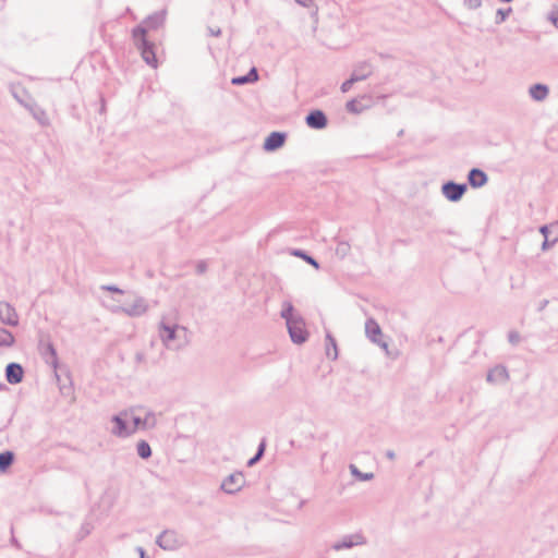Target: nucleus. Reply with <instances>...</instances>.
Returning a JSON list of instances; mask_svg holds the SVG:
<instances>
[{
  "instance_id": "nucleus-1",
  "label": "nucleus",
  "mask_w": 558,
  "mask_h": 558,
  "mask_svg": "<svg viewBox=\"0 0 558 558\" xmlns=\"http://www.w3.org/2000/svg\"><path fill=\"white\" fill-rule=\"evenodd\" d=\"M189 330L180 325H167L163 320L159 324V337L169 350H181L189 343Z\"/></svg>"
},
{
  "instance_id": "nucleus-2",
  "label": "nucleus",
  "mask_w": 558,
  "mask_h": 558,
  "mask_svg": "<svg viewBox=\"0 0 558 558\" xmlns=\"http://www.w3.org/2000/svg\"><path fill=\"white\" fill-rule=\"evenodd\" d=\"M128 412H132L131 416H129L132 436L138 430H148L157 426V414L151 410H147L142 405H136L128 408Z\"/></svg>"
},
{
  "instance_id": "nucleus-3",
  "label": "nucleus",
  "mask_w": 558,
  "mask_h": 558,
  "mask_svg": "<svg viewBox=\"0 0 558 558\" xmlns=\"http://www.w3.org/2000/svg\"><path fill=\"white\" fill-rule=\"evenodd\" d=\"M132 35L135 40L136 48L141 51L143 60L153 68H156L157 58L154 50V44L146 39V28L143 27V25H138L133 29Z\"/></svg>"
},
{
  "instance_id": "nucleus-4",
  "label": "nucleus",
  "mask_w": 558,
  "mask_h": 558,
  "mask_svg": "<svg viewBox=\"0 0 558 558\" xmlns=\"http://www.w3.org/2000/svg\"><path fill=\"white\" fill-rule=\"evenodd\" d=\"M132 412H128V409L120 411L118 414L111 416L110 422L112 427L110 434L118 438H129L132 436L130 428V418Z\"/></svg>"
},
{
  "instance_id": "nucleus-5",
  "label": "nucleus",
  "mask_w": 558,
  "mask_h": 558,
  "mask_svg": "<svg viewBox=\"0 0 558 558\" xmlns=\"http://www.w3.org/2000/svg\"><path fill=\"white\" fill-rule=\"evenodd\" d=\"M287 328L293 343L302 344L307 340L308 332L302 316L296 319H288Z\"/></svg>"
},
{
  "instance_id": "nucleus-6",
  "label": "nucleus",
  "mask_w": 558,
  "mask_h": 558,
  "mask_svg": "<svg viewBox=\"0 0 558 558\" xmlns=\"http://www.w3.org/2000/svg\"><path fill=\"white\" fill-rule=\"evenodd\" d=\"M156 544L165 550H175L183 545V538L174 530H165L157 536Z\"/></svg>"
},
{
  "instance_id": "nucleus-7",
  "label": "nucleus",
  "mask_w": 558,
  "mask_h": 558,
  "mask_svg": "<svg viewBox=\"0 0 558 558\" xmlns=\"http://www.w3.org/2000/svg\"><path fill=\"white\" fill-rule=\"evenodd\" d=\"M245 485V477L242 472L236 471L227 476L221 485L220 489L229 495L239 493Z\"/></svg>"
},
{
  "instance_id": "nucleus-8",
  "label": "nucleus",
  "mask_w": 558,
  "mask_h": 558,
  "mask_svg": "<svg viewBox=\"0 0 558 558\" xmlns=\"http://www.w3.org/2000/svg\"><path fill=\"white\" fill-rule=\"evenodd\" d=\"M468 190V185L465 183H456L453 181H448L442 184L441 193L442 195L450 202H459Z\"/></svg>"
},
{
  "instance_id": "nucleus-9",
  "label": "nucleus",
  "mask_w": 558,
  "mask_h": 558,
  "mask_svg": "<svg viewBox=\"0 0 558 558\" xmlns=\"http://www.w3.org/2000/svg\"><path fill=\"white\" fill-rule=\"evenodd\" d=\"M366 337L375 344L388 351V343L381 339V328L374 318H368L365 323Z\"/></svg>"
},
{
  "instance_id": "nucleus-10",
  "label": "nucleus",
  "mask_w": 558,
  "mask_h": 558,
  "mask_svg": "<svg viewBox=\"0 0 558 558\" xmlns=\"http://www.w3.org/2000/svg\"><path fill=\"white\" fill-rule=\"evenodd\" d=\"M148 305L143 298H136L134 302L126 306H119L114 312H122L130 317H137L146 313Z\"/></svg>"
},
{
  "instance_id": "nucleus-11",
  "label": "nucleus",
  "mask_w": 558,
  "mask_h": 558,
  "mask_svg": "<svg viewBox=\"0 0 558 558\" xmlns=\"http://www.w3.org/2000/svg\"><path fill=\"white\" fill-rule=\"evenodd\" d=\"M0 320L9 326H16L19 324L16 311L8 302H0Z\"/></svg>"
},
{
  "instance_id": "nucleus-12",
  "label": "nucleus",
  "mask_w": 558,
  "mask_h": 558,
  "mask_svg": "<svg viewBox=\"0 0 558 558\" xmlns=\"http://www.w3.org/2000/svg\"><path fill=\"white\" fill-rule=\"evenodd\" d=\"M365 543L364 536L360 534L347 535L340 542L335 543L332 549L339 551L352 548L353 546L364 545Z\"/></svg>"
},
{
  "instance_id": "nucleus-13",
  "label": "nucleus",
  "mask_w": 558,
  "mask_h": 558,
  "mask_svg": "<svg viewBox=\"0 0 558 558\" xmlns=\"http://www.w3.org/2000/svg\"><path fill=\"white\" fill-rule=\"evenodd\" d=\"M306 124L315 130H322L327 125V117L322 110H313L305 118Z\"/></svg>"
},
{
  "instance_id": "nucleus-14",
  "label": "nucleus",
  "mask_w": 558,
  "mask_h": 558,
  "mask_svg": "<svg viewBox=\"0 0 558 558\" xmlns=\"http://www.w3.org/2000/svg\"><path fill=\"white\" fill-rule=\"evenodd\" d=\"M24 371L19 363H9L5 367V378L11 385L20 384L23 379Z\"/></svg>"
},
{
  "instance_id": "nucleus-15",
  "label": "nucleus",
  "mask_w": 558,
  "mask_h": 558,
  "mask_svg": "<svg viewBox=\"0 0 558 558\" xmlns=\"http://www.w3.org/2000/svg\"><path fill=\"white\" fill-rule=\"evenodd\" d=\"M487 181L488 177L483 170L478 168H473L469 171L468 182L473 189L484 186L487 183Z\"/></svg>"
},
{
  "instance_id": "nucleus-16",
  "label": "nucleus",
  "mask_w": 558,
  "mask_h": 558,
  "mask_svg": "<svg viewBox=\"0 0 558 558\" xmlns=\"http://www.w3.org/2000/svg\"><path fill=\"white\" fill-rule=\"evenodd\" d=\"M486 379L488 383L492 384H501L506 383L509 379V374L504 365H497L494 368L489 369Z\"/></svg>"
},
{
  "instance_id": "nucleus-17",
  "label": "nucleus",
  "mask_w": 558,
  "mask_h": 558,
  "mask_svg": "<svg viewBox=\"0 0 558 558\" xmlns=\"http://www.w3.org/2000/svg\"><path fill=\"white\" fill-rule=\"evenodd\" d=\"M373 74V65L367 61L357 62L352 71V76L356 78V82L364 81Z\"/></svg>"
},
{
  "instance_id": "nucleus-18",
  "label": "nucleus",
  "mask_w": 558,
  "mask_h": 558,
  "mask_svg": "<svg viewBox=\"0 0 558 558\" xmlns=\"http://www.w3.org/2000/svg\"><path fill=\"white\" fill-rule=\"evenodd\" d=\"M286 141V134L281 132H272L270 135L265 140L264 143V149L267 151H274L278 148H280Z\"/></svg>"
},
{
  "instance_id": "nucleus-19",
  "label": "nucleus",
  "mask_w": 558,
  "mask_h": 558,
  "mask_svg": "<svg viewBox=\"0 0 558 558\" xmlns=\"http://www.w3.org/2000/svg\"><path fill=\"white\" fill-rule=\"evenodd\" d=\"M26 108L33 116V118L41 125V126H49L50 125V119L46 112L45 109H43L40 106L33 104V105H26Z\"/></svg>"
},
{
  "instance_id": "nucleus-20",
  "label": "nucleus",
  "mask_w": 558,
  "mask_h": 558,
  "mask_svg": "<svg viewBox=\"0 0 558 558\" xmlns=\"http://www.w3.org/2000/svg\"><path fill=\"white\" fill-rule=\"evenodd\" d=\"M165 21H166V11L161 10V11H158V12H155V13L148 15L145 19V21L143 22V24H145L144 27L146 28V31L147 29H157L163 25Z\"/></svg>"
},
{
  "instance_id": "nucleus-21",
  "label": "nucleus",
  "mask_w": 558,
  "mask_h": 558,
  "mask_svg": "<svg viewBox=\"0 0 558 558\" xmlns=\"http://www.w3.org/2000/svg\"><path fill=\"white\" fill-rule=\"evenodd\" d=\"M40 351H41V355L45 359L46 363L53 367H57L58 356H57V351H56L53 344L49 341L46 343L40 342Z\"/></svg>"
},
{
  "instance_id": "nucleus-22",
  "label": "nucleus",
  "mask_w": 558,
  "mask_h": 558,
  "mask_svg": "<svg viewBox=\"0 0 558 558\" xmlns=\"http://www.w3.org/2000/svg\"><path fill=\"white\" fill-rule=\"evenodd\" d=\"M530 97L535 101H544L549 95V88L545 84H534L529 88Z\"/></svg>"
},
{
  "instance_id": "nucleus-23",
  "label": "nucleus",
  "mask_w": 558,
  "mask_h": 558,
  "mask_svg": "<svg viewBox=\"0 0 558 558\" xmlns=\"http://www.w3.org/2000/svg\"><path fill=\"white\" fill-rule=\"evenodd\" d=\"M258 80V72L255 68H252L246 75L236 76L231 80L232 85H244L247 83H254Z\"/></svg>"
},
{
  "instance_id": "nucleus-24",
  "label": "nucleus",
  "mask_w": 558,
  "mask_h": 558,
  "mask_svg": "<svg viewBox=\"0 0 558 558\" xmlns=\"http://www.w3.org/2000/svg\"><path fill=\"white\" fill-rule=\"evenodd\" d=\"M326 355L331 360H337L338 357V348L336 339L331 336L330 332L326 333Z\"/></svg>"
},
{
  "instance_id": "nucleus-25",
  "label": "nucleus",
  "mask_w": 558,
  "mask_h": 558,
  "mask_svg": "<svg viewBox=\"0 0 558 558\" xmlns=\"http://www.w3.org/2000/svg\"><path fill=\"white\" fill-rule=\"evenodd\" d=\"M136 451L140 458L147 460L151 457V448L146 440H140L136 444Z\"/></svg>"
},
{
  "instance_id": "nucleus-26",
  "label": "nucleus",
  "mask_w": 558,
  "mask_h": 558,
  "mask_svg": "<svg viewBox=\"0 0 558 558\" xmlns=\"http://www.w3.org/2000/svg\"><path fill=\"white\" fill-rule=\"evenodd\" d=\"M293 311L294 307L291 302H283L281 317L286 320V324L288 323V319H296L298 317H301L300 315H294Z\"/></svg>"
},
{
  "instance_id": "nucleus-27",
  "label": "nucleus",
  "mask_w": 558,
  "mask_h": 558,
  "mask_svg": "<svg viewBox=\"0 0 558 558\" xmlns=\"http://www.w3.org/2000/svg\"><path fill=\"white\" fill-rule=\"evenodd\" d=\"M14 461L12 451H4L0 453V471L4 472Z\"/></svg>"
},
{
  "instance_id": "nucleus-28",
  "label": "nucleus",
  "mask_w": 558,
  "mask_h": 558,
  "mask_svg": "<svg viewBox=\"0 0 558 558\" xmlns=\"http://www.w3.org/2000/svg\"><path fill=\"white\" fill-rule=\"evenodd\" d=\"M14 343V337L11 331L0 328V347H11Z\"/></svg>"
},
{
  "instance_id": "nucleus-29",
  "label": "nucleus",
  "mask_w": 558,
  "mask_h": 558,
  "mask_svg": "<svg viewBox=\"0 0 558 558\" xmlns=\"http://www.w3.org/2000/svg\"><path fill=\"white\" fill-rule=\"evenodd\" d=\"M345 109L351 113H361L363 112L366 107L362 106L356 99H351L347 102Z\"/></svg>"
},
{
  "instance_id": "nucleus-30",
  "label": "nucleus",
  "mask_w": 558,
  "mask_h": 558,
  "mask_svg": "<svg viewBox=\"0 0 558 558\" xmlns=\"http://www.w3.org/2000/svg\"><path fill=\"white\" fill-rule=\"evenodd\" d=\"M265 448H266V442H265V440H262V442L259 444V446L257 448L255 456L248 460V462H247L248 466H253L255 463H257L263 458Z\"/></svg>"
},
{
  "instance_id": "nucleus-31",
  "label": "nucleus",
  "mask_w": 558,
  "mask_h": 558,
  "mask_svg": "<svg viewBox=\"0 0 558 558\" xmlns=\"http://www.w3.org/2000/svg\"><path fill=\"white\" fill-rule=\"evenodd\" d=\"M350 471L353 476L361 481H369L374 477L373 473H363L354 464L350 465Z\"/></svg>"
},
{
  "instance_id": "nucleus-32",
  "label": "nucleus",
  "mask_w": 558,
  "mask_h": 558,
  "mask_svg": "<svg viewBox=\"0 0 558 558\" xmlns=\"http://www.w3.org/2000/svg\"><path fill=\"white\" fill-rule=\"evenodd\" d=\"M511 12H512V9L510 7L506 8V9H498L496 12L495 23L496 24L504 23L507 20V17L511 14Z\"/></svg>"
},
{
  "instance_id": "nucleus-33",
  "label": "nucleus",
  "mask_w": 558,
  "mask_h": 558,
  "mask_svg": "<svg viewBox=\"0 0 558 558\" xmlns=\"http://www.w3.org/2000/svg\"><path fill=\"white\" fill-rule=\"evenodd\" d=\"M294 255L304 258L310 265L314 266L315 268L319 267V264L317 263V260L315 258H313L312 256H308L306 253H304L302 251H295Z\"/></svg>"
},
{
  "instance_id": "nucleus-34",
  "label": "nucleus",
  "mask_w": 558,
  "mask_h": 558,
  "mask_svg": "<svg viewBox=\"0 0 558 558\" xmlns=\"http://www.w3.org/2000/svg\"><path fill=\"white\" fill-rule=\"evenodd\" d=\"M354 83H357V82H356V78H355V77H353V76L351 75L349 80L344 81V82L341 84V86H340L341 92H342V93H348V92L351 89V87H352V85H353Z\"/></svg>"
},
{
  "instance_id": "nucleus-35",
  "label": "nucleus",
  "mask_w": 558,
  "mask_h": 558,
  "mask_svg": "<svg viewBox=\"0 0 558 558\" xmlns=\"http://www.w3.org/2000/svg\"><path fill=\"white\" fill-rule=\"evenodd\" d=\"M464 5L470 10H475L482 5V0H464Z\"/></svg>"
},
{
  "instance_id": "nucleus-36",
  "label": "nucleus",
  "mask_w": 558,
  "mask_h": 558,
  "mask_svg": "<svg viewBox=\"0 0 558 558\" xmlns=\"http://www.w3.org/2000/svg\"><path fill=\"white\" fill-rule=\"evenodd\" d=\"M100 289L105 290V291L113 292V293H120V294L123 293V290H121L120 288H118L117 286H113V284H104L100 287Z\"/></svg>"
},
{
  "instance_id": "nucleus-37",
  "label": "nucleus",
  "mask_w": 558,
  "mask_h": 558,
  "mask_svg": "<svg viewBox=\"0 0 558 558\" xmlns=\"http://www.w3.org/2000/svg\"><path fill=\"white\" fill-rule=\"evenodd\" d=\"M548 20L553 23V25L558 28V10H551L548 13Z\"/></svg>"
},
{
  "instance_id": "nucleus-38",
  "label": "nucleus",
  "mask_w": 558,
  "mask_h": 558,
  "mask_svg": "<svg viewBox=\"0 0 558 558\" xmlns=\"http://www.w3.org/2000/svg\"><path fill=\"white\" fill-rule=\"evenodd\" d=\"M508 339L510 343L517 344L520 341V335L517 331H510Z\"/></svg>"
},
{
  "instance_id": "nucleus-39",
  "label": "nucleus",
  "mask_w": 558,
  "mask_h": 558,
  "mask_svg": "<svg viewBox=\"0 0 558 558\" xmlns=\"http://www.w3.org/2000/svg\"><path fill=\"white\" fill-rule=\"evenodd\" d=\"M207 270V264L204 260H201L196 265V272L198 275H203Z\"/></svg>"
},
{
  "instance_id": "nucleus-40",
  "label": "nucleus",
  "mask_w": 558,
  "mask_h": 558,
  "mask_svg": "<svg viewBox=\"0 0 558 558\" xmlns=\"http://www.w3.org/2000/svg\"><path fill=\"white\" fill-rule=\"evenodd\" d=\"M208 32L211 36L218 37L221 35V29L219 27H208Z\"/></svg>"
},
{
  "instance_id": "nucleus-41",
  "label": "nucleus",
  "mask_w": 558,
  "mask_h": 558,
  "mask_svg": "<svg viewBox=\"0 0 558 558\" xmlns=\"http://www.w3.org/2000/svg\"><path fill=\"white\" fill-rule=\"evenodd\" d=\"M294 1L305 8L310 7V4L312 2V0H294Z\"/></svg>"
},
{
  "instance_id": "nucleus-42",
  "label": "nucleus",
  "mask_w": 558,
  "mask_h": 558,
  "mask_svg": "<svg viewBox=\"0 0 558 558\" xmlns=\"http://www.w3.org/2000/svg\"><path fill=\"white\" fill-rule=\"evenodd\" d=\"M539 231L545 236V239L548 238V226H542Z\"/></svg>"
},
{
  "instance_id": "nucleus-43",
  "label": "nucleus",
  "mask_w": 558,
  "mask_h": 558,
  "mask_svg": "<svg viewBox=\"0 0 558 558\" xmlns=\"http://www.w3.org/2000/svg\"><path fill=\"white\" fill-rule=\"evenodd\" d=\"M136 550H137L138 555L141 556V558H145L146 553L143 547H137Z\"/></svg>"
},
{
  "instance_id": "nucleus-44",
  "label": "nucleus",
  "mask_w": 558,
  "mask_h": 558,
  "mask_svg": "<svg viewBox=\"0 0 558 558\" xmlns=\"http://www.w3.org/2000/svg\"><path fill=\"white\" fill-rule=\"evenodd\" d=\"M547 304H548V300H543V301L541 302V304H539L538 310H539V311H543V310L547 306Z\"/></svg>"
},
{
  "instance_id": "nucleus-45",
  "label": "nucleus",
  "mask_w": 558,
  "mask_h": 558,
  "mask_svg": "<svg viewBox=\"0 0 558 558\" xmlns=\"http://www.w3.org/2000/svg\"><path fill=\"white\" fill-rule=\"evenodd\" d=\"M386 457H387L388 459H390V460H393L396 456H395V452H393L392 450H388V451L386 452Z\"/></svg>"
},
{
  "instance_id": "nucleus-46",
  "label": "nucleus",
  "mask_w": 558,
  "mask_h": 558,
  "mask_svg": "<svg viewBox=\"0 0 558 558\" xmlns=\"http://www.w3.org/2000/svg\"><path fill=\"white\" fill-rule=\"evenodd\" d=\"M548 247H549V242H548V238H546L545 241L543 242L542 248L547 250Z\"/></svg>"
},
{
  "instance_id": "nucleus-47",
  "label": "nucleus",
  "mask_w": 558,
  "mask_h": 558,
  "mask_svg": "<svg viewBox=\"0 0 558 558\" xmlns=\"http://www.w3.org/2000/svg\"><path fill=\"white\" fill-rule=\"evenodd\" d=\"M143 360H144V355H143V353H137V354H136V361H137V362H142Z\"/></svg>"
},
{
  "instance_id": "nucleus-48",
  "label": "nucleus",
  "mask_w": 558,
  "mask_h": 558,
  "mask_svg": "<svg viewBox=\"0 0 558 558\" xmlns=\"http://www.w3.org/2000/svg\"><path fill=\"white\" fill-rule=\"evenodd\" d=\"M83 530H84V535L88 534L89 533V529H85V526H83Z\"/></svg>"
}]
</instances>
